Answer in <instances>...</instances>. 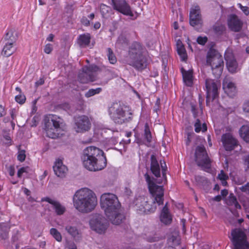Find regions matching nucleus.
<instances>
[{
	"label": "nucleus",
	"instance_id": "obj_23",
	"mask_svg": "<svg viewBox=\"0 0 249 249\" xmlns=\"http://www.w3.org/2000/svg\"><path fill=\"white\" fill-rule=\"evenodd\" d=\"M43 200L52 205L53 209L57 215H62L66 212V207L59 201L49 197H45Z\"/></svg>",
	"mask_w": 249,
	"mask_h": 249
},
{
	"label": "nucleus",
	"instance_id": "obj_64",
	"mask_svg": "<svg viewBox=\"0 0 249 249\" xmlns=\"http://www.w3.org/2000/svg\"><path fill=\"white\" fill-rule=\"evenodd\" d=\"M245 162L247 164L248 167L249 168V155L246 158Z\"/></svg>",
	"mask_w": 249,
	"mask_h": 249
},
{
	"label": "nucleus",
	"instance_id": "obj_55",
	"mask_svg": "<svg viewBox=\"0 0 249 249\" xmlns=\"http://www.w3.org/2000/svg\"><path fill=\"white\" fill-rule=\"evenodd\" d=\"M16 111L15 109H13L10 111L11 117L13 121H14L16 117Z\"/></svg>",
	"mask_w": 249,
	"mask_h": 249
},
{
	"label": "nucleus",
	"instance_id": "obj_30",
	"mask_svg": "<svg viewBox=\"0 0 249 249\" xmlns=\"http://www.w3.org/2000/svg\"><path fill=\"white\" fill-rule=\"evenodd\" d=\"M226 203L228 205L232 206L235 209L241 208V206L238 203L236 198L232 194H231L226 199Z\"/></svg>",
	"mask_w": 249,
	"mask_h": 249
},
{
	"label": "nucleus",
	"instance_id": "obj_54",
	"mask_svg": "<svg viewBox=\"0 0 249 249\" xmlns=\"http://www.w3.org/2000/svg\"><path fill=\"white\" fill-rule=\"evenodd\" d=\"M81 22L83 24L86 26H89L90 24L89 21L86 17H84L81 19Z\"/></svg>",
	"mask_w": 249,
	"mask_h": 249
},
{
	"label": "nucleus",
	"instance_id": "obj_62",
	"mask_svg": "<svg viewBox=\"0 0 249 249\" xmlns=\"http://www.w3.org/2000/svg\"><path fill=\"white\" fill-rule=\"evenodd\" d=\"M23 192L27 196H29L30 195V193H31L30 190H28L27 188H24L23 189Z\"/></svg>",
	"mask_w": 249,
	"mask_h": 249
},
{
	"label": "nucleus",
	"instance_id": "obj_60",
	"mask_svg": "<svg viewBox=\"0 0 249 249\" xmlns=\"http://www.w3.org/2000/svg\"><path fill=\"white\" fill-rule=\"evenodd\" d=\"M54 36L53 34H50L47 38V40L48 41H52L53 40Z\"/></svg>",
	"mask_w": 249,
	"mask_h": 249
},
{
	"label": "nucleus",
	"instance_id": "obj_44",
	"mask_svg": "<svg viewBox=\"0 0 249 249\" xmlns=\"http://www.w3.org/2000/svg\"><path fill=\"white\" fill-rule=\"evenodd\" d=\"M26 158L25 151L24 150H20L18 153V159L21 162L23 161Z\"/></svg>",
	"mask_w": 249,
	"mask_h": 249
},
{
	"label": "nucleus",
	"instance_id": "obj_14",
	"mask_svg": "<svg viewBox=\"0 0 249 249\" xmlns=\"http://www.w3.org/2000/svg\"><path fill=\"white\" fill-rule=\"evenodd\" d=\"M232 242L235 249H249V244L247 241L245 233L239 229H236L231 231Z\"/></svg>",
	"mask_w": 249,
	"mask_h": 249
},
{
	"label": "nucleus",
	"instance_id": "obj_57",
	"mask_svg": "<svg viewBox=\"0 0 249 249\" xmlns=\"http://www.w3.org/2000/svg\"><path fill=\"white\" fill-rule=\"evenodd\" d=\"M242 191L249 194V184H247V185L242 186Z\"/></svg>",
	"mask_w": 249,
	"mask_h": 249
},
{
	"label": "nucleus",
	"instance_id": "obj_38",
	"mask_svg": "<svg viewBox=\"0 0 249 249\" xmlns=\"http://www.w3.org/2000/svg\"><path fill=\"white\" fill-rule=\"evenodd\" d=\"M126 44L127 41L125 37L124 36L121 35L118 38L116 43V46L117 47L120 48Z\"/></svg>",
	"mask_w": 249,
	"mask_h": 249
},
{
	"label": "nucleus",
	"instance_id": "obj_1",
	"mask_svg": "<svg viewBox=\"0 0 249 249\" xmlns=\"http://www.w3.org/2000/svg\"><path fill=\"white\" fill-rule=\"evenodd\" d=\"M144 176L151 195L150 198L140 196L135 199L134 204L139 213L149 214L155 212L157 206L163 204L164 190L162 186L157 185L149 175L146 174Z\"/></svg>",
	"mask_w": 249,
	"mask_h": 249
},
{
	"label": "nucleus",
	"instance_id": "obj_39",
	"mask_svg": "<svg viewBox=\"0 0 249 249\" xmlns=\"http://www.w3.org/2000/svg\"><path fill=\"white\" fill-rule=\"evenodd\" d=\"M110 10V8L105 4H102L100 5V11L102 17L107 18L108 16V13Z\"/></svg>",
	"mask_w": 249,
	"mask_h": 249
},
{
	"label": "nucleus",
	"instance_id": "obj_10",
	"mask_svg": "<svg viewBox=\"0 0 249 249\" xmlns=\"http://www.w3.org/2000/svg\"><path fill=\"white\" fill-rule=\"evenodd\" d=\"M16 33L12 30H8L3 39L4 45L1 54L6 57L11 55L16 50Z\"/></svg>",
	"mask_w": 249,
	"mask_h": 249
},
{
	"label": "nucleus",
	"instance_id": "obj_3",
	"mask_svg": "<svg viewBox=\"0 0 249 249\" xmlns=\"http://www.w3.org/2000/svg\"><path fill=\"white\" fill-rule=\"evenodd\" d=\"M72 199L75 209L83 213L91 212L97 205V198L95 194L88 188H82L76 191Z\"/></svg>",
	"mask_w": 249,
	"mask_h": 249
},
{
	"label": "nucleus",
	"instance_id": "obj_26",
	"mask_svg": "<svg viewBox=\"0 0 249 249\" xmlns=\"http://www.w3.org/2000/svg\"><path fill=\"white\" fill-rule=\"evenodd\" d=\"M65 230L69 234L74 238L79 237L81 235V231L75 226L68 224L65 226Z\"/></svg>",
	"mask_w": 249,
	"mask_h": 249
},
{
	"label": "nucleus",
	"instance_id": "obj_28",
	"mask_svg": "<svg viewBox=\"0 0 249 249\" xmlns=\"http://www.w3.org/2000/svg\"><path fill=\"white\" fill-rule=\"evenodd\" d=\"M10 227L8 224L0 223V240H5L8 238V232Z\"/></svg>",
	"mask_w": 249,
	"mask_h": 249
},
{
	"label": "nucleus",
	"instance_id": "obj_25",
	"mask_svg": "<svg viewBox=\"0 0 249 249\" xmlns=\"http://www.w3.org/2000/svg\"><path fill=\"white\" fill-rule=\"evenodd\" d=\"M160 220L161 223L165 225H169L172 222V216L169 213L167 204L164 206L161 211Z\"/></svg>",
	"mask_w": 249,
	"mask_h": 249
},
{
	"label": "nucleus",
	"instance_id": "obj_22",
	"mask_svg": "<svg viewBox=\"0 0 249 249\" xmlns=\"http://www.w3.org/2000/svg\"><path fill=\"white\" fill-rule=\"evenodd\" d=\"M229 28L234 32L239 31L243 25L242 21L235 15H231L228 19Z\"/></svg>",
	"mask_w": 249,
	"mask_h": 249
},
{
	"label": "nucleus",
	"instance_id": "obj_34",
	"mask_svg": "<svg viewBox=\"0 0 249 249\" xmlns=\"http://www.w3.org/2000/svg\"><path fill=\"white\" fill-rule=\"evenodd\" d=\"M195 180L196 182L197 185L199 186L204 187L206 186L209 185V181L208 179L204 177L201 176H196L195 177Z\"/></svg>",
	"mask_w": 249,
	"mask_h": 249
},
{
	"label": "nucleus",
	"instance_id": "obj_32",
	"mask_svg": "<svg viewBox=\"0 0 249 249\" xmlns=\"http://www.w3.org/2000/svg\"><path fill=\"white\" fill-rule=\"evenodd\" d=\"M90 40V36L89 34H84L80 35L78 39V44L81 47H85L88 46Z\"/></svg>",
	"mask_w": 249,
	"mask_h": 249
},
{
	"label": "nucleus",
	"instance_id": "obj_11",
	"mask_svg": "<svg viewBox=\"0 0 249 249\" xmlns=\"http://www.w3.org/2000/svg\"><path fill=\"white\" fill-rule=\"evenodd\" d=\"M195 160L197 165L201 167L204 170L208 172L211 171V160L203 146H198L196 148Z\"/></svg>",
	"mask_w": 249,
	"mask_h": 249
},
{
	"label": "nucleus",
	"instance_id": "obj_47",
	"mask_svg": "<svg viewBox=\"0 0 249 249\" xmlns=\"http://www.w3.org/2000/svg\"><path fill=\"white\" fill-rule=\"evenodd\" d=\"M207 41V37L206 36H199L197 37V42L200 45H204Z\"/></svg>",
	"mask_w": 249,
	"mask_h": 249
},
{
	"label": "nucleus",
	"instance_id": "obj_41",
	"mask_svg": "<svg viewBox=\"0 0 249 249\" xmlns=\"http://www.w3.org/2000/svg\"><path fill=\"white\" fill-rule=\"evenodd\" d=\"M101 90L102 89L100 88H98L95 89H90L85 93V96L87 98H89L95 94L99 93Z\"/></svg>",
	"mask_w": 249,
	"mask_h": 249
},
{
	"label": "nucleus",
	"instance_id": "obj_18",
	"mask_svg": "<svg viewBox=\"0 0 249 249\" xmlns=\"http://www.w3.org/2000/svg\"><path fill=\"white\" fill-rule=\"evenodd\" d=\"M225 59L226 61V66L228 71L231 73L238 71L240 68L232 51L227 49L225 53Z\"/></svg>",
	"mask_w": 249,
	"mask_h": 249
},
{
	"label": "nucleus",
	"instance_id": "obj_50",
	"mask_svg": "<svg viewBox=\"0 0 249 249\" xmlns=\"http://www.w3.org/2000/svg\"><path fill=\"white\" fill-rule=\"evenodd\" d=\"M53 50L52 45L51 44H47L45 45L44 48V52L47 54L51 53Z\"/></svg>",
	"mask_w": 249,
	"mask_h": 249
},
{
	"label": "nucleus",
	"instance_id": "obj_45",
	"mask_svg": "<svg viewBox=\"0 0 249 249\" xmlns=\"http://www.w3.org/2000/svg\"><path fill=\"white\" fill-rule=\"evenodd\" d=\"M29 170V168L28 167H23L20 168L18 172V178H21L23 176L24 173H27Z\"/></svg>",
	"mask_w": 249,
	"mask_h": 249
},
{
	"label": "nucleus",
	"instance_id": "obj_58",
	"mask_svg": "<svg viewBox=\"0 0 249 249\" xmlns=\"http://www.w3.org/2000/svg\"><path fill=\"white\" fill-rule=\"evenodd\" d=\"M221 199V196L220 195H218L215 196V197L212 198V200L216 201H220Z\"/></svg>",
	"mask_w": 249,
	"mask_h": 249
},
{
	"label": "nucleus",
	"instance_id": "obj_7",
	"mask_svg": "<svg viewBox=\"0 0 249 249\" xmlns=\"http://www.w3.org/2000/svg\"><path fill=\"white\" fill-rule=\"evenodd\" d=\"M45 129L47 136L55 139L63 134L64 125L62 120L57 116L50 115L45 121Z\"/></svg>",
	"mask_w": 249,
	"mask_h": 249
},
{
	"label": "nucleus",
	"instance_id": "obj_48",
	"mask_svg": "<svg viewBox=\"0 0 249 249\" xmlns=\"http://www.w3.org/2000/svg\"><path fill=\"white\" fill-rule=\"evenodd\" d=\"M237 5L239 7V8H240L241 9V10L243 12V13L246 15L247 16V15H248L249 14V7H248L247 6H243L242 5V4L241 3H238Z\"/></svg>",
	"mask_w": 249,
	"mask_h": 249
},
{
	"label": "nucleus",
	"instance_id": "obj_8",
	"mask_svg": "<svg viewBox=\"0 0 249 249\" xmlns=\"http://www.w3.org/2000/svg\"><path fill=\"white\" fill-rule=\"evenodd\" d=\"M207 64L211 67L213 73L215 77H219L224 67L222 55L214 49H211L207 53Z\"/></svg>",
	"mask_w": 249,
	"mask_h": 249
},
{
	"label": "nucleus",
	"instance_id": "obj_56",
	"mask_svg": "<svg viewBox=\"0 0 249 249\" xmlns=\"http://www.w3.org/2000/svg\"><path fill=\"white\" fill-rule=\"evenodd\" d=\"M5 114L6 111L4 107L0 105V117H1L5 115Z\"/></svg>",
	"mask_w": 249,
	"mask_h": 249
},
{
	"label": "nucleus",
	"instance_id": "obj_52",
	"mask_svg": "<svg viewBox=\"0 0 249 249\" xmlns=\"http://www.w3.org/2000/svg\"><path fill=\"white\" fill-rule=\"evenodd\" d=\"M170 240L172 241V242L173 243V244L174 245L179 244V237H175V236H173L170 239Z\"/></svg>",
	"mask_w": 249,
	"mask_h": 249
},
{
	"label": "nucleus",
	"instance_id": "obj_40",
	"mask_svg": "<svg viewBox=\"0 0 249 249\" xmlns=\"http://www.w3.org/2000/svg\"><path fill=\"white\" fill-rule=\"evenodd\" d=\"M228 176L225 174L223 170L218 175V178L221 181L222 184L223 186H226L227 184V180L228 179Z\"/></svg>",
	"mask_w": 249,
	"mask_h": 249
},
{
	"label": "nucleus",
	"instance_id": "obj_24",
	"mask_svg": "<svg viewBox=\"0 0 249 249\" xmlns=\"http://www.w3.org/2000/svg\"><path fill=\"white\" fill-rule=\"evenodd\" d=\"M53 169L55 174L59 177L63 178L65 176L67 172V167L63 164L62 161L57 160L53 166Z\"/></svg>",
	"mask_w": 249,
	"mask_h": 249
},
{
	"label": "nucleus",
	"instance_id": "obj_63",
	"mask_svg": "<svg viewBox=\"0 0 249 249\" xmlns=\"http://www.w3.org/2000/svg\"><path fill=\"white\" fill-rule=\"evenodd\" d=\"M44 83V80L42 79H40L38 81L36 82L37 86L42 85Z\"/></svg>",
	"mask_w": 249,
	"mask_h": 249
},
{
	"label": "nucleus",
	"instance_id": "obj_35",
	"mask_svg": "<svg viewBox=\"0 0 249 249\" xmlns=\"http://www.w3.org/2000/svg\"><path fill=\"white\" fill-rule=\"evenodd\" d=\"M2 141L3 143L7 146L11 145L13 143L10 133L6 131H4L3 132Z\"/></svg>",
	"mask_w": 249,
	"mask_h": 249
},
{
	"label": "nucleus",
	"instance_id": "obj_16",
	"mask_svg": "<svg viewBox=\"0 0 249 249\" xmlns=\"http://www.w3.org/2000/svg\"><path fill=\"white\" fill-rule=\"evenodd\" d=\"M113 8L122 14L128 16L132 18H136L138 14L133 13L129 4L125 0H112Z\"/></svg>",
	"mask_w": 249,
	"mask_h": 249
},
{
	"label": "nucleus",
	"instance_id": "obj_19",
	"mask_svg": "<svg viewBox=\"0 0 249 249\" xmlns=\"http://www.w3.org/2000/svg\"><path fill=\"white\" fill-rule=\"evenodd\" d=\"M221 142L226 151H231L238 145L237 140L230 133L222 135Z\"/></svg>",
	"mask_w": 249,
	"mask_h": 249
},
{
	"label": "nucleus",
	"instance_id": "obj_43",
	"mask_svg": "<svg viewBox=\"0 0 249 249\" xmlns=\"http://www.w3.org/2000/svg\"><path fill=\"white\" fill-rule=\"evenodd\" d=\"M225 26L223 25H216L214 27L215 32L218 35L222 34L225 31Z\"/></svg>",
	"mask_w": 249,
	"mask_h": 249
},
{
	"label": "nucleus",
	"instance_id": "obj_33",
	"mask_svg": "<svg viewBox=\"0 0 249 249\" xmlns=\"http://www.w3.org/2000/svg\"><path fill=\"white\" fill-rule=\"evenodd\" d=\"M195 130L196 133H199L200 131L204 132L207 131V128L205 123H201L200 121L198 119L196 120L194 124Z\"/></svg>",
	"mask_w": 249,
	"mask_h": 249
},
{
	"label": "nucleus",
	"instance_id": "obj_61",
	"mask_svg": "<svg viewBox=\"0 0 249 249\" xmlns=\"http://www.w3.org/2000/svg\"><path fill=\"white\" fill-rule=\"evenodd\" d=\"M101 26V24H100V23L99 22H96V23H95V24H94V28L95 29H98L100 28Z\"/></svg>",
	"mask_w": 249,
	"mask_h": 249
},
{
	"label": "nucleus",
	"instance_id": "obj_53",
	"mask_svg": "<svg viewBox=\"0 0 249 249\" xmlns=\"http://www.w3.org/2000/svg\"><path fill=\"white\" fill-rule=\"evenodd\" d=\"M8 172L9 175L13 177L15 175V168L13 166H10L8 168Z\"/></svg>",
	"mask_w": 249,
	"mask_h": 249
},
{
	"label": "nucleus",
	"instance_id": "obj_59",
	"mask_svg": "<svg viewBox=\"0 0 249 249\" xmlns=\"http://www.w3.org/2000/svg\"><path fill=\"white\" fill-rule=\"evenodd\" d=\"M228 194V191L226 189H224V190H222L221 191V195L222 196H226Z\"/></svg>",
	"mask_w": 249,
	"mask_h": 249
},
{
	"label": "nucleus",
	"instance_id": "obj_2",
	"mask_svg": "<svg viewBox=\"0 0 249 249\" xmlns=\"http://www.w3.org/2000/svg\"><path fill=\"white\" fill-rule=\"evenodd\" d=\"M101 208L111 222L114 225L121 223L124 218L121 213V204L116 195L112 193H104L100 198Z\"/></svg>",
	"mask_w": 249,
	"mask_h": 249
},
{
	"label": "nucleus",
	"instance_id": "obj_4",
	"mask_svg": "<svg viewBox=\"0 0 249 249\" xmlns=\"http://www.w3.org/2000/svg\"><path fill=\"white\" fill-rule=\"evenodd\" d=\"M82 159L84 166L91 171L101 170L107 165V159L104 153L95 146H89L85 149Z\"/></svg>",
	"mask_w": 249,
	"mask_h": 249
},
{
	"label": "nucleus",
	"instance_id": "obj_37",
	"mask_svg": "<svg viewBox=\"0 0 249 249\" xmlns=\"http://www.w3.org/2000/svg\"><path fill=\"white\" fill-rule=\"evenodd\" d=\"M50 234L57 241L60 242L62 240V236L60 232L55 228H52L50 231Z\"/></svg>",
	"mask_w": 249,
	"mask_h": 249
},
{
	"label": "nucleus",
	"instance_id": "obj_15",
	"mask_svg": "<svg viewBox=\"0 0 249 249\" xmlns=\"http://www.w3.org/2000/svg\"><path fill=\"white\" fill-rule=\"evenodd\" d=\"M99 71V68L96 65H91L89 67L83 68V71L79 73L78 79L82 83H86L95 80L96 73Z\"/></svg>",
	"mask_w": 249,
	"mask_h": 249
},
{
	"label": "nucleus",
	"instance_id": "obj_51",
	"mask_svg": "<svg viewBox=\"0 0 249 249\" xmlns=\"http://www.w3.org/2000/svg\"><path fill=\"white\" fill-rule=\"evenodd\" d=\"M67 248L68 249H77L76 245L72 242H69L67 244Z\"/></svg>",
	"mask_w": 249,
	"mask_h": 249
},
{
	"label": "nucleus",
	"instance_id": "obj_6",
	"mask_svg": "<svg viewBox=\"0 0 249 249\" xmlns=\"http://www.w3.org/2000/svg\"><path fill=\"white\" fill-rule=\"evenodd\" d=\"M111 119L116 124H122L130 121L132 118L130 110L119 103H114L108 108Z\"/></svg>",
	"mask_w": 249,
	"mask_h": 249
},
{
	"label": "nucleus",
	"instance_id": "obj_46",
	"mask_svg": "<svg viewBox=\"0 0 249 249\" xmlns=\"http://www.w3.org/2000/svg\"><path fill=\"white\" fill-rule=\"evenodd\" d=\"M15 100L18 103L22 104L25 102L26 98L24 95L19 94L15 97Z\"/></svg>",
	"mask_w": 249,
	"mask_h": 249
},
{
	"label": "nucleus",
	"instance_id": "obj_12",
	"mask_svg": "<svg viewBox=\"0 0 249 249\" xmlns=\"http://www.w3.org/2000/svg\"><path fill=\"white\" fill-rule=\"evenodd\" d=\"M160 168L162 172V179L161 181H159V183L163 182L165 183L166 181V170L167 166L164 161L160 160V166L157 160L156 157L152 155L151 156V166L150 169L152 173L156 177H159L160 175Z\"/></svg>",
	"mask_w": 249,
	"mask_h": 249
},
{
	"label": "nucleus",
	"instance_id": "obj_9",
	"mask_svg": "<svg viewBox=\"0 0 249 249\" xmlns=\"http://www.w3.org/2000/svg\"><path fill=\"white\" fill-rule=\"evenodd\" d=\"M89 224L90 230L99 234H105L109 226L107 219L103 215L97 213L90 215Z\"/></svg>",
	"mask_w": 249,
	"mask_h": 249
},
{
	"label": "nucleus",
	"instance_id": "obj_31",
	"mask_svg": "<svg viewBox=\"0 0 249 249\" xmlns=\"http://www.w3.org/2000/svg\"><path fill=\"white\" fill-rule=\"evenodd\" d=\"M241 137L247 142H249V124L243 125L239 130Z\"/></svg>",
	"mask_w": 249,
	"mask_h": 249
},
{
	"label": "nucleus",
	"instance_id": "obj_5",
	"mask_svg": "<svg viewBox=\"0 0 249 249\" xmlns=\"http://www.w3.org/2000/svg\"><path fill=\"white\" fill-rule=\"evenodd\" d=\"M125 61L135 69L142 71L147 65L146 52L139 43L135 42L132 44Z\"/></svg>",
	"mask_w": 249,
	"mask_h": 249
},
{
	"label": "nucleus",
	"instance_id": "obj_17",
	"mask_svg": "<svg viewBox=\"0 0 249 249\" xmlns=\"http://www.w3.org/2000/svg\"><path fill=\"white\" fill-rule=\"evenodd\" d=\"M90 124L88 117L79 116L74 119V129L77 133H83L89 129Z\"/></svg>",
	"mask_w": 249,
	"mask_h": 249
},
{
	"label": "nucleus",
	"instance_id": "obj_13",
	"mask_svg": "<svg viewBox=\"0 0 249 249\" xmlns=\"http://www.w3.org/2000/svg\"><path fill=\"white\" fill-rule=\"evenodd\" d=\"M207 89L206 104L211 106V102H213L218 95V89L220 88V83L212 79L206 80Z\"/></svg>",
	"mask_w": 249,
	"mask_h": 249
},
{
	"label": "nucleus",
	"instance_id": "obj_21",
	"mask_svg": "<svg viewBox=\"0 0 249 249\" xmlns=\"http://www.w3.org/2000/svg\"><path fill=\"white\" fill-rule=\"evenodd\" d=\"M223 89L229 96L233 97L235 95L237 90L235 84L232 79L226 76L223 81Z\"/></svg>",
	"mask_w": 249,
	"mask_h": 249
},
{
	"label": "nucleus",
	"instance_id": "obj_20",
	"mask_svg": "<svg viewBox=\"0 0 249 249\" xmlns=\"http://www.w3.org/2000/svg\"><path fill=\"white\" fill-rule=\"evenodd\" d=\"M190 23L193 27H201L202 21L200 15V8L197 5L193 6L190 13Z\"/></svg>",
	"mask_w": 249,
	"mask_h": 249
},
{
	"label": "nucleus",
	"instance_id": "obj_27",
	"mask_svg": "<svg viewBox=\"0 0 249 249\" xmlns=\"http://www.w3.org/2000/svg\"><path fill=\"white\" fill-rule=\"evenodd\" d=\"M184 82L188 86H191L193 83V72L192 71H185L183 68L181 69Z\"/></svg>",
	"mask_w": 249,
	"mask_h": 249
},
{
	"label": "nucleus",
	"instance_id": "obj_36",
	"mask_svg": "<svg viewBox=\"0 0 249 249\" xmlns=\"http://www.w3.org/2000/svg\"><path fill=\"white\" fill-rule=\"evenodd\" d=\"M107 56L110 64H114L117 62V59L110 48L107 49Z\"/></svg>",
	"mask_w": 249,
	"mask_h": 249
},
{
	"label": "nucleus",
	"instance_id": "obj_29",
	"mask_svg": "<svg viewBox=\"0 0 249 249\" xmlns=\"http://www.w3.org/2000/svg\"><path fill=\"white\" fill-rule=\"evenodd\" d=\"M176 45L178 53L181 60L185 61L187 58V55L184 46L179 39L177 41Z\"/></svg>",
	"mask_w": 249,
	"mask_h": 249
},
{
	"label": "nucleus",
	"instance_id": "obj_42",
	"mask_svg": "<svg viewBox=\"0 0 249 249\" xmlns=\"http://www.w3.org/2000/svg\"><path fill=\"white\" fill-rule=\"evenodd\" d=\"M144 138L148 142H150L152 139L150 129L147 124H146L144 126Z\"/></svg>",
	"mask_w": 249,
	"mask_h": 249
},
{
	"label": "nucleus",
	"instance_id": "obj_49",
	"mask_svg": "<svg viewBox=\"0 0 249 249\" xmlns=\"http://www.w3.org/2000/svg\"><path fill=\"white\" fill-rule=\"evenodd\" d=\"M243 110L246 113L249 114V101H246L243 104Z\"/></svg>",
	"mask_w": 249,
	"mask_h": 249
}]
</instances>
